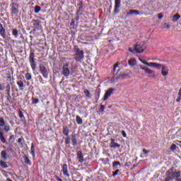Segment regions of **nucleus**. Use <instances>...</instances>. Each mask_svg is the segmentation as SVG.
Returning a JSON list of instances; mask_svg holds the SVG:
<instances>
[{"label":"nucleus","mask_w":181,"mask_h":181,"mask_svg":"<svg viewBox=\"0 0 181 181\" xmlns=\"http://www.w3.org/2000/svg\"><path fill=\"white\" fill-rule=\"evenodd\" d=\"M139 61L141 62V63H142L143 64H144L145 66H148V67H153V69H161V74L162 76H168L169 74V69H168V67L160 64H158L156 62H148L145 60H142L141 59H139Z\"/></svg>","instance_id":"f257e3e1"},{"label":"nucleus","mask_w":181,"mask_h":181,"mask_svg":"<svg viewBox=\"0 0 181 181\" xmlns=\"http://www.w3.org/2000/svg\"><path fill=\"white\" fill-rule=\"evenodd\" d=\"M173 179H175V181H181L180 172L173 171V169H170L166 173L165 181L173 180Z\"/></svg>","instance_id":"f03ea898"},{"label":"nucleus","mask_w":181,"mask_h":181,"mask_svg":"<svg viewBox=\"0 0 181 181\" xmlns=\"http://www.w3.org/2000/svg\"><path fill=\"white\" fill-rule=\"evenodd\" d=\"M138 67H139L140 70H143V71H144L146 74H148V77H151V78H155V71L149 69V67L141 64H139Z\"/></svg>","instance_id":"7ed1b4c3"},{"label":"nucleus","mask_w":181,"mask_h":181,"mask_svg":"<svg viewBox=\"0 0 181 181\" xmlns=\"http://www.w3.org/2000/svg\"><path fill=\"white\" fill-rule=\"evenodd\" d=\"M75 56L76 62H83L84 60V52L83 50H77Z\"/></svg>","instance_id":"20e7f679"},{"label":"nucleus","mask_w":181,"mask_h":181,"mask_svg":"<svg viewBox=\"0 0 181 181\" xmlns=\"http://www.w3.org/2000/svg\"><path fill=\"white\" fill-rule=\"evenodd\" d=\"M40 73L42 74L45 78H47L49 77V69L46 68L43 65L40 66Z\"/></svg>","instance_id":"39448f33"},{"label":"nucleus","mask_w":181,"mask_h":181,"mask_svg":"<svg viewBox=\"0 0 181 181\" xmlns=\"http://www.w3.org/2000/svg\"><path fill=\"white\" fill-rule=\"evenodd\" d=\"M69 64H65L62 67V74L64 77H69V76H70V69H69Z\"/></svg>","instance_id":"423d86ee"},{"label":"nucleus","mask_w":181,"mask_h":181,"mask_svg":"<svg viewBox=\"0 0 181 181\" xmlns=\"http://www.w3.org/2000/svg\"><path fill=\"white\" fill-rule=\"evenodd\" d=\"M115 90V89L112 88H109L104 95V97L103 98V101H107V99L110 98V97L111 96L112 93H114Z\"/></svg>","instance_id":"0eeeda50"},{"label":"nucleus","mask_w":181,"mask_h":181,"mask_svg":"<svg viewBox=\"0 0 181 181\" xmlns=\"http://www.w3.org/2000/svg\"><path fill=\"white\" fill-rule=\"evenodd\" d=\"M30 64L33 71L36 70V64L35 63V54H30Z\"/></svg>","instance_id":"6e6552de"},{"label":"nucleus","mask_w":181,"mask_h":181,"mask_svg":"<svg viewBox=\"0 0 181 181\" xmlns=\"http://www.w3.org/2000/svg\"><path fill=\"white\" fill-rule=\"evenodd\" d=\"M134 50L136 53H142L144 50H145V47H144V45L139 44L135 46Z\"/></svg>","instance_id":"1a4fd4ad"},{"label":"nucleus","mask_w":181,"mask_h":181,"mask_svg":"<svg viewBox=\"0 0 181 181\" xmlns=\"http://www.w3.org/2000/svg\"><path fill=\"white\" fill-rule=\"evenodd\" d=\"M119 6H121V0H115V13H118L119 11Z\"/></svg>","instance_id":"9d476101"},{"label":"nucleus","mask_w":181,"mask_h":181,"mask_svg":"<svg viewBox=\"0 0 181 181\" xmlns=\"http://www.w3.org/2000/svg\"><path fill=\"white\" fill-rule=\"evenodd\" d=\"M11 6H12L11 11H12L13 13H18L19 9H18V5L15 3H12Z\"/></svg>","instance_id":"9b49d317"},{"label":"nucleus","mask_w":181,"mask_h":181,"mask_svg":"<svg viewBox=\"0 0 181 181\" xmlns=\"http://www.w3.org/2000/svg\"><path fill=\"white\" fill-rule=\"evenodd\" d=\"M77 159L81 163H83V162H84V156H83V153L81 151H78Z\"/></svg>","instance_id":"f8f14e48"},{"label":"nucleus","mask_w":181,"mask_h":181,"mask_svg":"<svg viewBox=\"0 0 181 181\" xmlns=\"http://www.w3.org/2000/svg\"><path fill=\"white\" fill-rule=\"evenodd\" d=\"M62 172L64 173V176H70V174H69V168H67V165H64L62 166Z\"/></svg>","instance_id":"ddd939ff"},{"label":"nucleus","mask_w":181,"mask_h":181,"mask_svg":"<svg viewBox=\"0 0 181 181\" xmlns=\"http://www.w3.org/2000/svg\"><path fill=\"white\" fill-rule=\"evenodd\" d=\"M0 35L3 39H6V34L5 33V28L4 26L0 23Z\"/></svg>","instance_id":"4468645a"},{"label":"nucleus","mask_w":181,"mask_h":181,"mask_svg":"<svg viewBox=\"0 0 181 181\" xmlns=\"http://www.w3.org/2000/svg\"><path fill=\"white\" fill-rule=\"evenodd\" d=\"M136 63H137L136 59H135L134 58H131L128 61V64L130 67H134V66H136Z\"/></svg>","instance_id":"2eb2a0df"},{"label":"nucleus","mask_w":181,"mask_h":181,"mask_svg":"<svg viewBox=\"0 0 181 181\" xmlns=\"http://www.w3.org/2000/svg\"><path fill=\"white\" fill-rule=\"evenodd\" d=\"M110 146V148H119V146H121V145H119L118 143H115L114 139H112Z\"/></svg>","instance_id":"dca6fc26"},{"label":"nucleus","mask_w":181,"mask_h":181,"mask_svg":"<svg viewBox=\"0 0 181 181\" xmlns=\"http://www.w3.org/2000/svg\"><path fill=\"white\" fill-rule=\"evenodd\" d=\"M180 18H181L180 15H179V13H176L175 15H174L173 16L172 21L173 22H177V21H179L180 19Z\"/></svg>","instance_id":"f3484780"},{"label":"nucleus","mask_w":181,"mask_h":181,"mask_svg":"<svg viewBox=\"0 0 181 181\" xmlns=\"http://www.w3.org/2000/svg\"><path fill=\"white\" fill-rule=\"evenodd\" d=\"M139 15V11L136 10H129V15Z\"/></svg>","instance_id":"a211bd4d"},{"label":"nucleus","mask_w":181,"mask_h":181,"mask_svg":"<svg viewBox=\"0 0 181 181\" xmlns=\"http://www.w3.org/2000/svg\"><path fill=\"white\" fill-rule=\"evenodd\" d=\"M1 159H3V160H6V159H7L6 151H2L1 153Z\"/></svg>","instance_id":"6ab92c4d"},{"label":"nucleus","mask_w":181,"mask_h":181,"mask_svg":"<svg viewBox=\"0 0 181 181\" xmlns=\"http://www.w3.org/2000/svg\"><path fill=\"white\" fill-rule=\"evenodd\" d=\"M0 139L1 142H3L4 144H6V140H5V137H4V134L1 132H0Z\"/></svg>","instance_id":"aec40b11"},{"label":"nucleus","mask_w":181,"mask_h":181,"mask_svg":"<svg viewBox=\"0 0 181 181\" xmlns=\"http://www.w3.org/2000/svg\"><path fill=\"white\" fill-rule=\"evenodd\" d=\"M17 86L20 87V90H22L23 88V81H17Z\"/></svg>","instance_id":"412c9836"},{"label":"nucleus","mask_w":181,"mask_h":181,"mask_svg":"<svg viewBox=\"0 0 181 181\" xmlns=\"http://www.w3.org/2000/svg\"><path fill=\"white\" fill-rule=\"evenodd\" d=\"M76 122L80 125L83 124V119H81V117H80V116H76Z\"/></svg>","instance_id":"4be33fe9"},{"label":"nucleus","mask_w":181,"mask_h":181,"mask_svg":"<svg viewBox=\"0 0 181 181\" xmlns=\"http://www.w3.org/2000/svg\"><path fill=\"white\" fill-rule=\"evenodd\" d=\"M0 165L1 166V168H4V169H6V168H8V164H6V163H5V161H0Z\"/></svg>","instance_id":"5701e85b"},{"label":"nucleus","mask_w":181,"mask_h":181,"mask_svg":"<svg viewBox=\"0 0 181 181\" xmlns=\"http://www.w3.org/2000/svg\"><path fill=\"white\" fill-rule=\"evenodd\" d=\"M180 100H181V88L179 90L178 95H177V98L176 100V102L177 103H180Z\"/></svg>","instance_id":"b1692460"},{"label":"nucleus","mask_w":181,"mask_h":181,"mask_svg":"<svg viewBox=\"0 0 181 181\" xmlns=\"http://www.w3.org/2000/svg\"><path fill=\"white\" fill-rule=\"evenodd\" d=\"M84 93L86 94V96L88 98H91V93H90V90H84Z\"/></svg>","instance_id":"393cba45"},{"label":"nucleus","mask_w":181,"mask_h":181,"mask_svg":"<svg viewBox=\"0 0 181 181\" xmlns=\"http://www.w3.org/2000/svg\"><path fill=\"white\" fill-rule=\"evenodd\" d=\"M40 9H41L40 6H35V9H34L35 13H39L40 12Z\"/></svg>","instance_id":"a878e982"},{"label":"nucleus","mask_w":181,"mask_h":181,"mask_svg":"<svg viewBox=\"0 0 181 181\" xmlns=\"http://www.w3.org/2000/svg\"><path fill=\"white\" fill-rule=\"evenodd\" d=\"M63 134L66 136L69 135V127L64 128Z\"/></svg>","instance_id":"bb28decb"},{"label":"nucleus","mask_w":181,"mask_h":181,"mask_svg":"<svg viewBox=\"0 0 181 181\" xmlns=\"http://www.w3.org/2000/svg\"><path fill=\"white\" fill-rule=\"evenodd\" d=\"M24 160H25V163H28V165H30V160H29V157H28L27 156H24Z\"/></svg>","instance_id":"cd10ccee"},{"label":"nucleus","mask_w":181,"mask_h":181,"mask_svg":"<svg viewBox=\"0 0 181 181\" xmlns=\"http://www.w3.org/2000/svg\"><path fill=\"white\" fill-rule=\"evenodd\" d=\"M0 127H5V120L2 117H0Z\"/></svg>","instance_id":"c85d7f7f"},{"label":"nucleus","mask_w":181,"mask_h":181,"mask_svg":"<svg viewBox=\"0 0 181 181\" xmlns=\"http://www.w3.org/2000/svg\"><path fill=\"white\" fill-rule=\"evenodd\" d=\"M34 26H39L40 25V22L37 20H33Z\"/></svg>","instance_id":"c756f323"},{"label":"nucleus","mask_w":181,"mask_h":181,"mask_svg":"<svg viewBox=\"0 0 181 181\" xmlns=\"http://www.w3.org/2000/svg\"><path fill=\"white\" fill-rule=\"evenodd\" d=\"M12 33L15 37H18V30L16 29H13L12 30Z\"/></svg>","instance_id":"7c9ffc66"},{"label":"nucleus","mask_w":181,"mask_h":181,"mask_svg":"<svg viewBox=\"0 0 181 181\" xmlns=\"http://www.w3.org/2000/svg\"><path fill=\"white\" fill-rule=\"evenodd\" d=\"M72 144L73 145H77V140L76 139V136H72Z\"/></svg>","instance_id":"2f4dec72"},{"label":"nucleus","mask_w":181,"mask_h":181,"mask_svg":"<svg viewBox=\"0 0 181 181\" xmlns=\"http://www.w3.org/2000/svg\"><path fill=\"white\" fill-rule=\"evenodd\" d=\"M32 100H33V104H37V103H39V99L35 98H33Z\"/></svg>","instance_id":"473e14b6"},{"label":"nucleus","mask_w":181,"mask_h":181,"mask_svg":"<svg viewBox=\"0 0 181 181\" xmlns=\"http://www.w3.org/2000/svg\"><path fill=\"white\" fill-rule=\"evenodd\" d=\"M120 77H121L122 78H127L129 77V75H128V74H122L120 75Z\"/></svg>","instance_id":"72a5a7b5"},{"label":"nucleus","mask_w":181,"mask_h":181,"mask_svg":"<svg viewBox=\"0 0 181 181\" xmlns=\"http://www.w3.org/2000/svg\"><path fill=\"white\" fill-rule=\"evenodd\" d=\"M4 131H6V132H9V131H11V127L8 125L4 126Z\"/></svg>","instance_id":"f704fd0d"},{"label":"nucleus","mask_w":181,"mask_h":181,"mask_svg":"<svg viewBox=\"0 0 181 181\" xmlns=\"http://www.w3.org/2000/svg\"><path fill=\"white\" fill-rule=\"evenodd\" d=\"M120 166L121 165V163H119V161H115L113 163V167L116 168V166Z\"/></svg>","instance_id":"c9c22d12"},{"label":"nucleus","mask_w":181,"mask_h":181,"mask_svg":"<svg viewBox=\"0 0 181 181\" xmlns=\"http://www.w3.org/2000/svg\"><path fill=\"white\" fill-rule=\"evenodd\" d=\"M25 78L26 80H30L32 78V75H30V74H25Z\"/></svg>","instance_id":"e433bc0d"},{"label":"nucleus","mask_w":181,"mask_h":181,"mask_svg":"<svg viewBox=\"0 0 181 181\" xmlns=\"http://www.w3.org/2000/svg\"><path fill=\"white\" fill-rule=\"evenodd\" d=\"M163 28H166V29H170V25H169V24L165 23L163 24Z\"/></svg>","instance_id":"4c0bfd02"},{"label":"nucleus","mask_w":181,"mask_h":181,"mask_svg":"<svg viewBox=\"0 0 181 181\" xmlns=\"http://www.w3.org/2000/svg\"><path fill=\"white\" fill-rule=\"evenodd\" d=\"M170 149L171 151H175L176 150V144L171 145V146L170 147Z\"/></svg>","instance_id":"58836bf2"},{"label":"nucleus","mask_w":181,"mask_h":181,"mask_svg":"<svg viewBox=\"0 0 181 181\" xmlns=\"http://www.w3.org/2000/svg\"><path fill=\"white\" fill-rule=\"evenodd\" d=\"M65 144H66V145H69V144H70V139H69V137H66V138Z\"/></svg>","instance_id":"ea45409f"},{"label":"nucleus","mask_w":181,"mask_h":181,"mask_svg":"<svg viewBox=\"0 0 181 181\" xmlns=\"http://www.w3.org/2000/svg\"><path fill=\"white\" fill-rule=\"evenodd\" d=\"M18 115H19L20 118H21V119L23 118L24 116H23V113L22 112V111L20 110L18 112Z\"/></svg>","instance_id":"a19ab883"},{"label":"nucleus","mask_w":181,"mask_h":181,"mask_svg":"<svg viewBox=\"0 0 181 181\" xmlns=\"http://www.w3.org/2000/svg\"><path fill=\"white\" fill-rule=\"evenodd\" d=\"M143 153L144 155H147L148 153H149V151H147L146 149L144 148L143 149Z\"/></svg>","instance_id":"79ce46f5"},{"label":"nucleus","mask_w":181,"mask_h":181,"mask_svg":"<svg viewBox=\"0 0 181 181\" xmlns=\"http://www.w3.org/2000/svg\"><path fill=\"white\" fill-rule=\"evenodd\" d=\"M119 172V170H116L115 172H113V176H117V175H118V173Z\"/></svg>","instance_id":"37998d69"},{"label":"nucleus","mask_w":181,"mask_h":181,"mask_svg":"<svg viewBox=\"0 0 181 181\" xmlns=\"http://www.w3.org/2000/svg\"><path fill=\"white\" fill-rule=\"evenodd\" d=\"M122 134L123 135L124 138H127V133H125V131H122Z\"/></svg>","instance_id":"c03bdc74"},{"label":"nucleus","mask_w":181,"mask_h":181,"mask_svg":"<svg viewBox=\"0 0 181 181\" xmlns=\"http://www.w3.org/2000/svg\"><path fill=\"white\" fill-rule=\"evenodd\" d=\"M158 19H162V18H163V15H162L161 13L158 14Z\"/></svg>","instance_id":"a18cd8bd"},{"label":"nucleus","mask_w":181,"mask_h":181,"mask_svg":"<svg viewBox=\"0 0 181 181\" xmlns=\"http://www.w3.org/2000/svg\"><path fill=\"white\" fill-rule=\"evenodd\" d=\"M104 110H105L104 105H100V110H101V112H104Z\"/></svg>","instance_id":"49530a36"},{"label":"nucleus","mask_w":181,"mask_h":181,"mask_svg":"<svg viewBox=\"0 0 181 181\" xmlns=\"http://www.w3.org/2000/svg\"><path fill=\"white\" fill-rule=\"evenodd\" d=\"M117 67H118V63H116V64L114 65V68H113L114 71H115V69H117Z\"/></svg>","instance_id":"de8ad7c7"},{"label":"nucleus","mask_w":181,"mask_h":181,"mask_svg":"<svg viewBox=\"0 0 181 181\" xmlns=\"http://www.w3.org/2000/svg\"><path fill=\"white\" fill-rule=\"evenodd\" d=\"M35 151V146L33 144L31 145V152Z\"/></svg>","instance_id":"09e8293b"},{"label":"nucleus","mask_w":181,"mask_h":181,"mask_svg":"<svg viewBox=\"0 0 181 181\" xmlns=\"http://www.w3.org/2000/svg\"><path fill=\"white\" fill-rule=\"evenodd\" d=\"M2 90H4V86L2 84H0V91H2Z\"/></svg>","instance_id":"8fccbe9b"},{"label":"nucleus","mask_w":181,"mask_h":181,"mask_svg":"<svg viewBox=\"0 0 181 181\" xmlns=\"http://www.w3.org/2000/svg\"><path fill=\"white\" fill-rule=\"evenodd\" d=\"M18 144L22 145V139H18Z\"/></svg>","instance_id":"3c124183"},{"label":"nucleus","mask_w":181,"mask_h":181,"mask_svg":"<svg viewBox=\"0 0 181 181\" xmlns=\"http://www.w3.org/2000/svg\"><path fill=\"white\" fill-rule=\"evenodd\" d=\"M31 154L33 155V158H35V151H31Z\"/></svg>","instance_id":"603ef678"},{"label":"nucleus","mask_w":181,"mask_h":181,"mask_svg":"<svg viewBox=\"0 0 181 181\" xmlns=\"http://www.w3.org/2000/svg\"><path fill=\"white\" fill-rule=\"evenodd\" d=\"M58 180H59V181H63V180H62V179H60V178H59Z\"/></svg>","instance_id":"864d4df0"},{"label":"nucleus","mask_w":181,"mask_h":181,"mask_svg":"<svg viewBox=\"0 0 181 181\" xmlns=\"http://www.w3.org/2000/svg\"><path fill=\"white\" fill-rule=\"evenodd\" d=\"M13 137V136H10V139H12Z\"/></svg>","instance_id":"5fc2aeb1"},{"label":"nucleus","mask_w":181,"mask_h":181,"mask_svg":"<svg viewBox=\"0 0 181 181\" xmlns=\"http://www.w3.org/2000/svg\"><path fill=\"white\" fill-rule=\"evenodd\" d=\"M129 52H132V50L131 49V48L129 49Z\"/></svg>","instance_id":"6e6d98bb"}]
</instances>
